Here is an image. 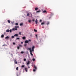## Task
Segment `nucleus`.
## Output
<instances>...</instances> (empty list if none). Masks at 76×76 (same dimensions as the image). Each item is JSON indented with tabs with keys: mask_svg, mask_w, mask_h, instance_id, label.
<instances>
[{
	"mask_svg": "<svg viewBox=\"0 0 76 76\" xmlns=\"http://www.w3.org/2000/svg\"><path fill=\"white\" fill-rule=\"evenodd\" d=\"M9 38L8 36H7L6 37H5V39H8Z\"/></svg>",
	"mask_w": 76,
	"mask_h": 76,
	"instance_id": "nucleus-14",
	"label": "nucleus"
},
{
	"mask_svg": "<svg viewBox=\"0 0 76 76\" xmlns=\"http://www.w3.org/2000/svg\"><path fill=\"white\" fill-rule=\"evenodd\" d=\"M38 9V8H37V7L35 8V10H36V11Z\"/></svg>",
	"mask_w": 76,
	"mask_h": 76,
	"instance_id": "nucleus-17",
	"label": "nucleus"
},
{
	"mask_svg": "<svg viewBox=\"0 0 76 76\" xmlns=\"http://www.w3.org/2000/svg\"><path fill=\"white\" fill-rule=\"evenodd\" d=\"M15 30L16 31H17V30H18V29L17 28H16L15 29V28H13L12 29V31H15Z\"/></svg>",
	"mask_w": 76,
	"mask_h": 76,
	"instance_id": "nucleus-8",
	"label": "nucleus"
},
{
	"mask_svg": "<svg viewBox=\"0 0 76 76\" xmlns=\"http://www.w3.org/2000/svg\"><path fill=\"white\" fill-rule=\"evenodd\" d=\"M13 45H15V42H13Z\"/></svg>",
	"mask_w": 76,
	"mask_h": 76,
	"instance_id": "nucleus-30",
	"label": "nucleus"
},
{
	"mask_svg": "<svg viewBox=\"0 0 76 76\" xmlns=\"http://www.w3.org/2000/svg\"><path fill=\"white\" fill-rule=\"evenodd\" d=\"M35 36H36V38H38V36H37V34H36Z\"/></svg>",
	"mask_w": 76,
	"mask_h": 76,
	"instance_id": "nucleus-25",
	"label": "nucleus"
},
{
	"mask_svg": "<svg viewBox=\"0 0 76 76\" xmlns=\"http://www.w3.org/2000/svg\"><path fill=\"white\" fill-rule=\"evenodd\" d=\"M15 28H19V26H15Z\"/></svg>",
	"mask_w": 76,
	"mask_h": 76,
	"instance_id": "nucleus-23",
	"label": "nucleus"
},
{
	"mask_svg": "<svg viewBox=\"0 0 76 76\" xmlns=\"http://www.w3.org/2000/svg\"><path fill=\"white\" fill-rule=\"evenodd\" d=\"M16 70H18V67H17L16 68Z\"/></svg>",
	"mask_w": 76,
	"mask_h": 76,
	"instance_id": "nucleus-31",
	"label": "nucleus"
},
{
	"mask_svg": "<svg viewBox=\"0 0 76 76\" xmlns=\"http://www.w3.org/2000/svg\"><path fill=\"white\" fill-rule=\"evenodd\" d=\"M23 39H26V37H22Z\"/></svg>",
	"mask_w": 76,
	"mask_h": 76,
	"instance_id": "nucleus-12",
	"label": "nucleus"
},
{
	"mask_svg": "<svg viewBox=\"0 0 76 76\" xmlns=\"http://www.w3.org/2000/svg\"><path fill=\"white\" fill-rule=\"evenodd\" d=\"M31 20H29V22H31Z\"/></svg>",
	"mask_w": 76,
	"mask_h": 76,
	"instance_id": "nucleus-49",
	"label": "nucleus"
},
{
	"mask_svg": "<svg viewBox=\"0 0 76 76\" xmlns=\"http://www.w3.org/2000/svg\"><path fill=\"white\" fill-rule=\"evenodd\" d=\"M32 61H35V58H33L32 59Z\"/></svg>",
	"mask_w": 76,
	"mask_h": 76,
	"instance_id": "nucleus-18",
	"label": "nucleus"
},
{
	"mask_svg": "<svg viewBox=\"0 0 76 76\" xmlns=\"http://www.w3.org/2000/svg\"><path fill=\"white\" fill-rule=\"evenodd\" d=\"M20 26H22V25H23V23H21L20 24Z\"/></svg>",
	"mask_w": 76,
	"mask_h": 76,
	"instance_id": "nucleus-21",
	"label": "nucleus"
},
{
	"mask_svg": "<svg viewBox=\"0 0 76 76\" xmlns=\"http://www.w3.org/2000/svg\"><path fill=\"white\" fill-rule=\"evenodd\" d=\"M27 50H29V48H28Z\"/></svg>",
	"mask_w": 76,
	"mask_h": 76,
	"instance_id": "nucleus-50",
	"label": "nucleus"
},
{
	"mask_svg": "<svg viewBox=\"0 0 76 76\" xmlns=\"http://www.w3.org/2000/svg\"><path fill=\"white\" fill-rule=\"evenodd\" d=\"M30 37H32V34H31V35H30Z\"/></svg>",
	"mask_w": 76,
	"mask_h": 76,
	"instance_id": "nucleus-38",
	"label": "nucleus"
},
{
	"mask_svg": "<svg viewBox=\"0 0 76 76\" xmlns=\"http://www.w3.org/2000/svg\"><path fill=\"white\" fill-rule=\"evenodd\" d=\"M15 64H18V62H17V61H16V62H15Z\"/></svg>",
	"mask_w": 76,
	"mask_h": 76,
	"instance_id": "nucleus-46",
	"label": "nucleus"
},
{
	"mask_svg": "<svg viewBox=\"0 0 76 76\" xmlns=\"http://www.w3.org/2000/svg\"><path fill=\"white\" fill-rule=\"evenodd\" d=\"M27 16H29V13H28L27 15Z\"/></svg>",
	"mask_w": 76,
	"mask_h": 76,
	"instance_id": "nucleus-44",
	"label": "nucleus"
},
{
	"mask_svg": "<svg viewBox=\"0 0 76 76\" xmlns=\"http://www.w3.org/2000/svg\"><path fill=\"white\" fill-rule=\"evenodd\" d=\"M6 32H10V31H9V30L7 29V30Z\"/></svg>",
	"mask_w": 76,
	"mask_h": 76,
	"instance_id": "nucleus-13",
	"label": "nucleus"
},
{
	"mask_svg": "<svg viewBox=\"0 0 76 76\" xmlns=\"http://www.w3.org/2000/svg\"><path fill=\"white\" fill-rule=\"evenodd\" d=\"M28 22H29V20H28Z\"/></svg>",
	"mask_w": 76,
	"mask_h": 76,
	"instance_id": "nucleus-52",
	"label": "nucleus"
},
{
	"mask_svg": "<svg viewBox=\"0 0 76 76\" xmlns=\"http://www.w3.org/2000/svg\"><path fill=\"white\" fill-rule=\"evenodd\" d=\"M22 34V32H20L19 33V34H20V35H21V34Z\"/></svg>",
	"mask_w": 76,
	"mask_h": 76,
	"instance_id": "nucleus-33",
	"label": "nucleus"
},
{
	"mask_svg": "<svg viewBox=\"0 0 76 76\" xmlns=\"http://www.w3.org/2000/svg\"><path fill=\"white\" fill-rule=\"evenodd\" d=\"M42 20H40L39 22H42Z\"/></svg>",
	"mask_w": 76,
	"mask_h": 76,
	"instance_id": "nucleus-32",
	"label": "nucleus"
},
{
	"mask_svg": "<svg viewBox=\"0 0 76 76\" xmlns=\"http://www.w3.org/2000/svg\"><path fill=\"white\" fill-rule=\"evenodd\" d=\"M27 65H28L29 64V61H28V62L27 63Z\"/></svg>",
	"mask_w": 76,
	"mask_h": 76,
	"instance_id": "nucleus-27",
	"label": "nucleus"
},
{
	"mask_svg": "<svg viewBox=\"0 0 76 76\" xmlns=\"http://www.w3.org/2000/svg\"><path fill=\"white\" fill-rule=\"evenodd\" d=\"M8 22L9 23H10V20H8Z\"/></svg>",
	"mask_w": 76,
	"mask_h": 76,
	"instance_id": "nucleus-19",
	"label": "nucleus"
},
{
	"mask_svg": "<svg viewBox=\"0 0 76 76\" xmlns=\"http://www.w3.org/2000/svg\"><path fill=\"white\" fill-rule=\"evenodd\" d=\"M34 69H33V72H35L36 71V70H37V66L35 65H34Z\"/></svg>",
	"mask_w": 76,
	"mask_h": 76,
	"instance_id": "nucleus-2",
	"label": "nucleus"
},
{
	"mask_svg": "<svg viewBox=\"0 0 76 76\" xmlns=\"http://www.w3.org/2000/svg\"><path fill=\"white\" fill-rule=\"evenodd\" d=\"M45 24V22H43L42 23H41V25H44Z\"/></svg>",
	"mask_w": 76,
	"mask_h": 76,
	"instance_id": "nucleus-7",
	"label": "nucleus"
},
{
	"mask_svg": "<svg viewBox=\"0 0 76 76\" xmlns=\"http://www.w3.org/2000/svg\"><path fill=\"white\" fill-rule=\"evenodd\" d=\"M2 12H3V13H4L5 10H3V11H2Z\"/></svg>",
	"mask_w": 76,
	"mask_h": 76,
	"instance_id": "nucleus-28",
	"label": "nucleus"
},
{
	"mask_svg": "<svg viewBox=\"0 0 76 76\" xmlns=\"http://www.w3.org/2000/svg\"><path fill=\"white\" fill-rule=\"evenodd\" d=\"M29 42V41L28 40H26L25 42V44H27V43H28Z\"/></svg>",
	"mask_w": 76,
	"mask_h": 76,
	"instance_id": "nucleus-3",
	"label": "nucleus"
},
{
	"mask_svg": "<svg viewBox=\"0 0 76 76\" xmlns=\"http://www.w3.org/2000/svg\"><path fill=\"white\" fill-rule=\"evenodd\" d=\"M16 25H18V23H15Z\"/></svg>",
	"mask_w": 76,
	"mask_h": 76,
	"instance_id": "nucleus-40",
	"label": "nucleus"
},
{
	"mask_svg": "<svg viewBox=\"0 0 76 76\" xmlns=\"http://www.w3.org/2000/svg\"><path fill=\"white\" fill-rule=\"evenodd\" d=\"M34 48H35V47L34 46H33L31 49V48H29V50L30 51V54L32 56H33V54L32 53V52H34Z\"/></svg>",
	"mask_w": 76,
	"mask_h": 76,
	"instance_id": "nucleus-1",
	"label": "nucleus"
},
{
	"mask_svg": "<svg viewBox=\"0 0 76 76\" xmlns=\"http://www.w3.org/2000/svg\"><path fill=\"white\" fill-rule=\"evenodd\" d=\"M39 12H41V10H39L36 12V13H39Z\"/></svg>",
	"mask_w": 76,
	"mask_h": 76,
	"instance_id": "nucleus-11",
	"label": "nucleus"
},
{
	"mask_svg": "<svg viewBox=\"0 0 76 76\" xmlns=\"http://www.w3.org/2000/svg\"><path fill=\"white\" fill-rule=\"evenodd\" d=\"M25 67V66L23 65H22L21 66V67L23 68V67Z\"/></svg>",
	"mask_w": 76,
	"mask_h": 76,
	"instance_id": "nucleus-26",
	"label": "nucleus"
},
{
	"mask_svg": "<svg viewBox=\"0 0 76 76\" xmlns=\"http://www.w3.org/2000/svg\"><path fill=\"white\" fill-rule=\"evenodd\" d=\"M29 17H32V14L30 13L29 14Z\"/></svg>",
	"mask_w": 76,
	"mask_h": 76,
	"instance_id": "nucleus-5",
	"label": "nucleus"
},
{
	"mask_svg": "<svg viewBox=\"0 0 76 76\" xmlns=\"http://www.w3.org/2000/svg\"><path fill=\"white\" fill-rule=\"evenodd\" d=\"M18 36V34H16L14 35V37H17Z\"/></svg>",
	"mask_w": 76,
	"mask_h": 76,
	"instance_id": "nucleus-10",
	"label": "nucleus"
},
{
	"mask_svg": "<svg viewBox=\"0 0 76 76\" xmlns=\"http://www.w3.org/2000/svg\"><path fill=\"white\" fill-rule=\"evenodd\" d=\"M24 61H26V59L24 58Z\"/></svg>",
	"mask_w": 76,
	"mask_h": 76,
	"instance_id": "nucleus-42",
	"label": "nucleus"
},
{
	"mask_svg": "<svg viewBox=\"0 0 76 76\" xmlns=\"http://www.w3.org/2000/svg\"><path fill=\"white\" fill-rule=\"evenodd\" d=\"M11 23H12V24H13V23H14V22H11Z\"/></svg>",
	"mask_w": 76,
	"mask_h": 76,
	"instance_id": "nucleus-37",
	"label": "nucleus"
},
{
	"mask_svg": "<svg viewBox=\"0 0 76 76\" xmlns=\"http://www.w3.org/2000/svg\"><path fill=\"white\" fill-rule=\"evenodd\" d=\"M21 44H23V42H21Z\"/></svg>",
	"mask_w": 76,
	"mask_h": 76,
	"instance_id": "nucleus-35",
	"label": "nucleus"
},
{
	"mask_svg": "<svg viewBox=\"0 0 76 76\" xmlns=\"http://www.w3.org/2000/svg\"><path fill=\"white\" fill-rule=\"evenodd\" d=\"M26 53L28 54V51L26 52Z\"/></svg>",
	"mask_w": 76,
	"mask_h": 76,
	"instance_id": "nucleus-47",
	"label": "nucleus"
},
{
	"mask_svg": "<svg viewBox=\"0 0 76 76\" xmlns=\"http://www.w3.org/2000/svg\"><path fill=\"white\" fill-rule=\"evenodd\" d=\"M20 53L21 54H23V53H24V52L23 51H21Z\"/></svg>",
	"mask_w": 76,
	"mask_h": 76,
	"instance_id": "nucleus-22",
	"label": "nucleus"
},
{
	"mask_svg": "<svg viewBox=\"0 0 76 76\" xmlns=\"http://www.w3.org/2000/svg\"><path fill=\"white\" fill-rule=\"evenodd\" d=\"M35 23H36V24H37V23H38V20H37V19H36V20Z\"/></svg>",
	"mask_w": 76,
	"mask_h": 76,
	"instance_id": "nucleus-6",
	"label": "nucleus"
},
{
	"mask_svg": "<svg viewBox=\"0 0 76 76\" xmlns=\"http://www.w3.org/2000/svg\"><path fill=\"white\" fill-rule=\"evenodd\" d=\"M16 40H17V39H20V38H16Z\"/></svg>",
	"mask_w": 76,
	"mask_h": 76,
	"instance_id": "nucleus-29",
	"label": "nucleus"
},
{
	"mask_svg": "<svg viewBox=\"0 0 76 76\" xmlns=\"http://www.w3.org/2000/svg\"><path fill=\"white\" fill-rule=\"evenodd\" d=\"M10 32H12V29H10Z\"/></svg>",
	"mask_w": 76,
	"mask_h": 76,
	"instance_id": "nucleus-41",
	"label": "nucleus"
},
{
	"mask_svg": "<svg viewBox=\"0 0 76 76\" xmlns=\"http://www.w3.org/2000/svg\"><path fill=\"white\" fill-rule=\"evenodd\" d=\"M19 46L20 47H22V45H19Z\"/></svg>",
	"mask_w": 76,
	"mask_h": 76,
	"instance_id": "nucleus-45",
	"label": "nucleus"
},
{
	"mask_svg": "<svg viewBox=\"0 0 76 76\" xmlns=\"http://www.w3.org/2000/svg\"><path fill=\"white\" fill-rule=\"evenodd\" d=\"M34 32H37V30H35V29H34Z\"/></svg>",
	"mask_w": 76,
	"mask_h": 76,
	"instance_id": "nucleus-15",
	"label": "nucleus"
},
{
	"mask_svg": "<svg viewBox=\"0 0 76 76\" xmlns=\"http://www.w3.org/2000/svg\"><path fill=\"white\" fill-rule=\"evenodd\" d=\"M29 42H31V39H29Z\"/></svg>",
	"mask_w": 76,
	"mask_h": 76,
	"instance_id": "nucleus-39",
	"label": "nucleus"
},
{
	"mask_svg": "<svg viewBox=\"0 0 76 76\" xmlns=\"http://www.w3.org/2000/svg\"><path fill=\"white\" fill-rule=\"evenodd\" d=\"M32 66H33V65H32Z\"/></svg>",
	"mask_w": 76,
	"mask_h": 76,
	"instance_id": "nucleus-53",
	"label": "nucleus"
},
{
	"mask_svg": "<svg viewBox=\"0 0 76 76\" xmlns=\"http://www.w3.org/2000/svg\"><path fill=\"white\" fill-rule=\"evenodd\" d=\"M17 48L18 50H19V46H18Z\"/></svg>",
	"mask_w": 76,
	"mask_h": 76,
	"instance_id": "nucleus-36",
	"label": "nucleus"
},
{
	"mask_svg": "<svg viewBox=\"0 0 76 76\" xmlns=\"http://www.w3.org/2000/svg\"><path fill=\"white\" fill-rule=\"evenodd\" d=\"M30 62L29 61V63Z\"/></svg>",
	"mask_w": 76,
	"mask_h": 76,
	"instance_id": "nucleus-51",
	"label": "nucleus"
},
{
	"mask_svg": "<svg viewBox=\"0 0 76 76\" xmlns=\"http://www.w3.org/2000/svg\"><path fill=\"white\" fill-rule=\"evenodd\" d=\"M11 38H15V36H12L11 37Z\"/></svg>",
	"mask_w": 76,
	"mask_h": 76,
	"instance_id": "nucleus-20",
	"label": "nucleus"
},
{
	"mask_svg": "<svg viewBox=\"0 0 76 76\" xmlns=\"http://www.w3.org/2000/svg\"><path fill=\"white\" fill-rule=\"evenodd\" d=\"M43 13H47V11H46V10H44L43 11Z\"/></svg>",
	"mask_w": 76,
	"mask_h": 76,
	"instance_id": "nucleus-9",
	"label": "nucleus"
},
{
	"mask_svg": "<svg viewBox=\"0 0 76 76\" xmlns=\"http://www.w3.org/2000/svg\"><path fill=\"white\" fill-rule=\"evenodd\" d=\"M50 23L48 22H47V25H48V24Z\"/></svg>",
	"mask_w": 76,
	"mask_h": 76,
	"instance_id": "nucleus-24",
	"label": "nucleus"
},
{
	"mask_svg": "<svg viewBox=\"0 0 76 76\" xmlns=\"http://www.w3.org/2000/svg\"><path fill=\"white\" fill-rule=\"evenodd\" d=\"M6 45H3V46H5Z\"/></svg>",
	"mask_w": 76,
	"mask_h": 76,
	"instance_id": "nucleus-48",
	"label": "nucleus"
},
{
	"mask_svg": "<svg viewBox=\"0 0 76 76\" xmlns=\"http://www.w3.org/2000/svg\"><path fill=\"white\" fill-rule=\"evenodd\" d=\"M26 44H25L24 45V47H26Z\"/></svg>",
	"mask_w": 76,
	"mask_h": 76,
	"instance_id": "nucleus-43",
	"label": "nucleus"
},
{
	"mask_svg": "<svg viewBox=\"0 0 76 76\" xmlns=\"http://www.w3.org/2000/svg\"><path fill=\"white\" fill-rule=\"evenodd\" d=\"M4 37V35L2 34L1 36V38H3Z\"/></svg>",
	"mask_w": 76,
	"mask_h": 76,
	"instance_id": "nucleus-16",
	"label": "nucleus"
},
{
	"mask_svg": "<svg viewBox=\"0 0 76 76\" xmlns=\"http://www.w3.org/2000/svg\"><path fill=\"white\" fill-rule=\"evenodd\" d=\"M25 70L26 71V72H28V68H25Z\"/></svg>",
	"mask_w": 76,
	"mask_h": 76,
	"instance_id": "nucleus-4",
	"label": "nucleus"
},
{
	"mask_svg": "<svg viewBox=\"0 0 76 76\" xmlns=\"http://www.w3.org/2000/svg\"><path fill=\"white\" fill-rule=\"evenodd\" d=\"M32 21H33V22H35V19H33Z\"/></svg>",
	"mask_w": 76,
	"mask_h": 76,
	"instance_id": "nucleus-34",
	"label": "nucleus"
}]
</instances>
